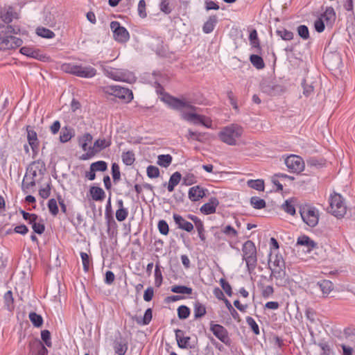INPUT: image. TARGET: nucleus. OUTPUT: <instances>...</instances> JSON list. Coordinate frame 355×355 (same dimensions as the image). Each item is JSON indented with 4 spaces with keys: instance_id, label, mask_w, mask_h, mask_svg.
I'll list each match as a JSON object with an SVG mask.
<instances>
[{
    "instance_id": "f257e3e1",
    "label": "nucleus",
    "mask_w": 355,
    "mask_h": 355,
    "mask_svg": "<svg viewBox=\"0 0 355 355\" xmlns=\"http://www.w3.org/2000/svg\"><path fill=\"white\" fill-rule=\"evenodd\" d=\"M158 97L163 103L170 108L181 110V117L184 120L193 124L201 123L206 127L209 125L204 121V117L195 112L196 107L190 101L184 98H178L172 96L165 90H157Z\"/></svg>"
},
{
    "instance_id": "f03ea898",
    "label": "nucleus",
    "mask_w": 355,
    "mask_h": 355,
    "mask_svg": "<svg viewBox=\"0 0 355 355\" xmlns=\"http://www.w3.org/2000/svg\"><path fill=\"white\" fill-rule=\"evenodd\" d=\"M19 31L11 25L0 24V51L13 49L22 44V40L13 35Z\"/></svg>"
},
{
    "instance_id": "7ed1b4c3",
    "label": "nucleus",
    "mask_w": 355,
    "mask_h": 355,
    "mask_svg": "<svg viewBox=\"0 0 355 355\" xmlns=\"http://www.w3.org/2000/svg\"><path fill=\"white\" fill-rule=\"evenodd\" d=\"M243 259L249 271L253 270L257 263V248L252 241H245L242 247Z\"/></svg>"
},
{
    "instance_id": "20e7f679",
    "label": "nucleus",
    "mask_w": 355,
    "mask_h": 355,
    "mask_svg": "<svg viewBox=\"0 0 355 355\" xmlns=\"http://www.w3.org/2000/svg\"><path fill=\"white\" fill-rule=\"evenodd\" d=\"M243 128L238 125L232 124L223 129L219 134V137L224 143L228 145H235L236 141L243 134Z\"/></svg>"
},
{
    "instance_id": "39448f33",
    "label": "nucleus",
    "mask_w": 355,
    "mask_h": 355,
    "mask_svg": "<svg viewBox=\"0 0 355 355\" xmlns=\"http://www.w3.org/2000/svg\"><path fill=\"white\" fill-rule=\"evenodd\" d=\"M105 74L117 81L125 82L128 83H133L136 80V78L133 73L123 69H116L111 67L104 68Z\"/></svg>"
},
{
    "instance_id": "423d86ee",
    "label": "nucleus",
    "mask_w": 355,
    "mask_h": 355,
    "mask_svg": "<svg viewBox=\"0 0 355 355\" xmlns=\"http://www.w3.org/2000/svg\"><path fill=\"white\" fill-rule=\"evenodd\" d=\"M330 212L337 218H342L347 212V207L343 196L338 193L331 194L329 198Z\"/></svg>"
},
{
    "instance_id": "0eeeda50",
    "label": "nucleus",
    "mask_w": 355,
    "mask_h": 355,
    "mask_svg": "<svg viewBox=\"0 0 355 355\" xmlns=\"http://www.w3.org/2000/svg\"><path fill=\"white\" fill-rule=\"evenodd\" d=\"M300 215L303 221L309 227H313L318 225L320 214L315 207L304 205L300 208Z\"/></svg>"
},
{
    "instance_id": "6e6552de",
    "label": "nucleus",
    "mask_w": 355,
    "mask_h": 355,
    "mask_svg": "<svg viewBox=\"0 0 355 355\" xmlns=\"http://www.w3.org/2000/svg\"><path fill=\"white\" fill-rule=\"evenodd\" d=\"M285 164L291 172L300 173L304 168V162L302 157L291 155L285 159Z\"/></svg>"
},
{
    "instance_id": "1a4fd4ad",
    "label": "nucleus",
    "mask_w": 355,
    "mask_h": 355,
    "mask_svg": "<svg viewBox=\"0 0 355 355\" xmlns=\"http://www.w3.org/2000/svg\"><path fill=\"white\" fill-rule=\"evenodd\" d=\"M110 28L114 33V37L120 42H125L129 39V33L128 31L121 26L118 21H112Z\"/></svg>"
},
{
    "instance_id": "9d476101",
    "label": "nucleus",
    "mask_w": 355,
    "mask_h": 355,
    "mask_svg": "<svg viewBox=\"0 0 355 355\" xmlns=\"http://www.w3.org/2000/svg\"><path fill=\"white\" fill-rule=\"evenodd\" d=\"M296 245L304 252L309 253L315 247V243L309 236L303 235L298 237Z\"/></svg>"
},
{
    "instance_id": "9b49d317",
    "label": "nucleus",
    "mask_w": 355,
    "mask_h": 355,
    "mask_svg": "<svg viewBox=\"0 0 355 355\" xmlns=\"http://www.w3.org/2000/svg\"><path fill=\"white\" fill-rule=\"evenodd\" d=\"M210 330L213 334L221 342L226 343L229 340L227 331L222 325L213 324L211 322Z\"/></svg>"
},
{
    "instance_id": "f8f14e48",
    "label": "nucleus",
    "mask_w": 355,
    "mask_h": 355,
    "mask_svg": "<svg viewBox=\"0 0 355 355\" xmlns=\"http://www.w3.org/2000/svg\"><path fill=\"white\" fill-rule=\"evenodd\" d=\"M270 269L271 270V275L270 277L272 278H275L276 280V284L277 286H282L284 284L286 283V270L285 267L284 268H279V267H275V266H269Z\"/></svg>"
},
{
    "instance_id": "ddd939ff",
    "label": "nucleus",
    "mask_w": 355,
    "mask_h": 355,
    "mask_svg": "<svg viewBox=\"0 0 355 355\" xmlns=\"http://www.w3.org/2000/svg\"><path fill=\"white\" fill-rule=\"evenodd\" d=\"M110 144L111 141L110 140L105 139H98L94 142L93 146L90 147L88 155L93 157L105 148L110 146Z\"/></svg>"
},
{
    "instance_id": "4468645a",
    "label": "nucleus",
    "mask_w": 355,
    "mask_h": 355,
    "mask_svg": "<svg viewBox=\"0 0 355 355\" xmlns=\"http://www.w3.org/2000/svg\"><path fill=\"white\" fill-rule=\"evenodd\" d=\"M109 95L113 96L125 103L130 102L133 98L132 90H110Z\"/></svg>"
},
{
    "instance_id": "2eb2a0df",
    "label": "nucleus",
    "mask_w": 355,
    "mask_h": 355,
    "mask_svg": "<svg viewBox=\"0 0 355 355\" xmlns=\"http://www.w3.org/2000/svg\"><path fill=\"white\" fill-rule=\"evenodd\" d=\"M219 202L216 198H211L207 203L204 204L200 209V211L205 214H211L216 212Z\"/></svg>"
},
{
    "instance_id": "dca6fc26",
    "label": "nucleus",
    "mask_w": 355,
    "mask_h": 355,
    "mask_svg": "<svg viewBox=\"0 0 355 355\" xmlns=\"http://www.w3.org/2000/svg\"><path fill=\"white\" fill-rule=\"evenodd\" d=\"M173 218L178 228L184 230L188 232H190L193 230V225L191 223L186 220L180 215L174 214Z\"/></svg>"
},
{
    "instance_id": "f3484780",
    "label": "nucleus",
    "mask_w": 355,
    "mask_h": 355,
    "mask_svg": "<svg viewBox=\"0 0 355 355\" xmlns=\"http://www.w3.org/2000/svg\"><path fill=\"white\" fill-rule=\"evenodd\" d=\"M175 332L178 347L182 349L188 348L189 346L190 337L185 336L184 331L180 329H176Z\"/></svg>"
},
{
    "instance_id": "a211bd4d",
    "label": "nucleus",
    "mask_w": 355,
    "mask_h": 355,
    "mask_svg": "<svg viewBox=\"0 0 355 355\" xmlns=\"http://www.w3.org/2000/svg\"><path fill=\"white\" fill-rule=\"evenodd\" d=\"M189 198L191 201H198L205 196V190L200 186L192 187L189 190Z\"/></svg>"
},
{
    "instance_id": "6ab92c4d",
    "label": "nucleus",
    "mask_w": 355,
    "mask_h": 355,
    "mask_svg": "<svg viewBox=\"0 0 355 355\" xmlns=\"http://www.w3.org/2000/svg\"><path fill=\"white\" fill-rule=\"evenodd\" d=\"M76 76L82 78H92L96 75V69L90 66L78 65Z\"/></svg>"
},
{
    "instance_id": "aec40b11",
    "label": "nucleus",
    "mask_w": 355,
    "mask_h": 355,
    "mask_svg": "<svg viewBox=\"0 0 355 355\" xmlns=\"http://www.w3.org/2000/svg\"><path fill=\"white\" fill-rule=\"evenodd\" d=\"M20 52L28 57L42 60L45 56L42 55L39 50L28 46H24L20 49Z\"/></svg>"
},
{
    "instance_id": "412c9836",
    "label": "nucleus",
    "mask_w": 355,
    "mask_h": 355,
    "mask_svg": "<svg viewBox=\"0 0 355 355\" xmlns=\"http://www.w3.org/2000/svg\"><path fill=\"white\" fill-rule=\"evenodd\" d=\"M118 209L116 211V218L118 221L122 222L126 219L128 215V210L124 207L123 201L119 199L116 202Z\"/></svg>"
},
{
    "instance_id": "4be33fe9",
    "label": "nucleus",
    "mask_w": 355,
    "mask_h": 355,
    "mask_svg": "<svg viewBox=\"0 0 355 355\" xmlns=\"http://www.w3.org/2000/svg\"><path fill=\"white\" fill-rule=\"evenodd\" d=\"M90 195L95 201H102L105 196V191L101 187H92L89 189Z\"/></svg>"
},
{
    "instance_id": "5701e85b",
    "label": "nucleus",
    "mask_w": 355,
    "mask_h": 355,
    "mask_svg": "<svg viewBox=\"0 0 355 355\" xmlns=\"http://www.w3.org/2000/svg\"><path fill=\"white\" fill-rule=\"evenodd\" d=\"M217 21L218 19L216 15L210 16L203 25V32L207 34L211 33L214 31Z\"/></svg>"
},
{
    "instance_id": "b1692460",
    "label": "nucleus",
    "mask_w": 355,
    "mask_h": 355,
    "mask_svg": "<svg viewBox=\"0 0 355 355\" xmlns=\"http://www.w3.org/2000/svg\"><path fill=\"white\" fill-rule=\"evenodd\" d=\"M316 286L321 290L324 295H329L334 288L332 282L325 279L318 282L316 284Z\"/></svg>"
},
{
    "instance_id": "393cba45",
    "label": "nucleus",
    "mask_w": 355,
    "mask_h": 355,
    "mask_svg": "<svg viewBox=\"0 0 355 355\" xmlns=\"http://www.w3.org/2000/svg\"><path fill=\"white\" fill-rule=\"evenodd\" d=\"M27 139L31 148L35 150L38 146L37 134L33 130L28 128H27Z\"/></svg>"
},
{
    "instance_id": "a878e982",
    "label": "nucleus",
    "mask_w": 355,
    "mask_h": 355,
    "mask_svg": "<svg viewBox=\"0 0 355 355\" xmlns=\"http://www.w3.org/2000/svg\"><path fill=\"white\" fill-rule=\"evenodd\" d=\"M182 175L179 172H175L170 178L168 184V191L172 192L175 186H177L180 180Z\"/></svg>"
},
{
    "instance_id": "bb28decb",
    "label": "nucleus",
    "mask_w": 355,
    "mask_h": 355,
    "mask_svg": "<svg viewBox=\"0 0 355 355\" xmlns=\"http://www.w3.org/2000/svg\"><path fill=\"white\" fill-rule=\"evenodd\" d=\"M73 130L71 128L64 127L62 129L60 135V141L62 143L69 141L73 136Z\"/></svg>"
},
{
    "instance_id": "cd10ccee",
    "label": "nucleus",
    "mask_w": 355,
    "mask_h": 355,
    "mask_svg": "<svg viewBox=\"0 0 355 355\" xmlns=\"http://www.w3.org/2000/svg\"><path fill=\"white\" fill-rule=\"evenodd\" d=\"M194 317L199 318L204 316L206 313L205 306L199 302H196L193 308Z\"/></svg>"
},
{
    "instance_id": "c85d7f7f",
    "label": "nucleus",
    "mask_w": 355,
    "mask_h": 355,
    "mask_svg": "<svg viewBox=\"0 0 355 355\" xmlns=\"http://www.w3.org/2000/svg\"><path fill=\"white\" fill-rule=\"evenodd\" d=\"M269 266L276 267H285V262L283 257L281 255L275 254V257H271L270 259Z\"/></svg>"
},
{
    "instance_id": "c756f323",
    "label": "nucleus",
    "mask_w": 355,
    "mask_h": 355,
    "mask_svg": "<svg viewBox=\"0 0 355 355\" xmlns=\"http://www.w3.org/2000/svg\"><path fill=\"white\" fill-rule=\"evenodd\" d=\"M172 162V157L167 154V155H160L157 157V164L160 166L167 168Z\"/></svg>"
},
{
    "instance_id": "7c9ffc66",
    "label": "nucleus",
    "mask_w": 355,
    "mask_h": 355,
    "mask_svg": "<svg viewBox=\"0 0 355 355\" xmlns=\"http://www.w3.org/2000/svg\"><path fill=\"white\" fill-rule=\"evenodd\" d=\"M247 184L249 187L257 191H263L264 189V182L262 180H250L247 182Z\"/></svg>"
},
{
    "instance_id": "2f4dec72",
    "label": "nucleus",
    "mask_w": 355,
    "mask_h": 355,
    "mask_svg": "<svg viewBox=\"0 0 355 355\" xmlns=\"http://www.w3.org/2000/svg\"><path fill=\"white\" fill-rule=\"evenodd\" d=\"M250 60L252 65L258 69H263L265 66L262 58L258 55H251Z\"/></svg>"
},
{
    "instance_id": "473e14b6",
    "label": "nucleus",
    "mask_w": 355,
    "mask_h": 355,
    "mask_svg": "<svg viewBox=\"0 0 355 355\" xmlns=\"http://www.w3.org/2000/svg\"><path fill=\"white\" fill-rule=\"evenodd\" d=\"M171 291L175 293L190 295L192 293V288L185 286H173Z\"/></svg>"
},
{
    "instance_id": "72a5a7b5",
    "label": "nucleus",
    "mask_w": 355,
    "mask_h": 355,
    "mask_svg": "<svg viewBox=\"0 0 355 355\" xmlns=\"http://www.w3.org/2000/svg\"><path fill=\"white\" fill-rule=\"evenodd\" d=\"M276 34L284 40H291L293 38V33L284 28L277 30Z\"/></svg>"
},
{
    "instance_id": "f704fd0d",
    "label": "nucleus",
    "mask_w": 355,
    "mask_h": 355,
    "mask_svg": "<svg viewBox=\"0 0 355 355\" xmlns=\"http://www.w3.org/2000/svg\"><path fill=\"white\" fill-rule=\"evenodd\" d=\"M29 319L33 324L36 327H39L42 324L43 319L42 316L35 312H31L29 313Z\"/></svg>"
},
{
    "instance_id": "c9c22d12",
    "label": "nucleus",
    "mask_w": 355,
    "mask_h": 355,
    "mask_svg": "<svg viewBox=\"0 0 355 355\" xmlns=\"http://www.w3.org/2000/svg\"><path fill=\"white\" fill-rule=\"evenodd\" d=\"M36 33L39 36L44 38H53L55 36V34L53 31L43 27L37 28Z\"/></svg>"
},
{
    "instance_id": "e433bc0d",
    "label": "nucleus",
    "mask_w": 355,
    "mask_h": 355,
    "mask_svg": "<svg viewBox=\"0 0 355 355\" xmlns=\"http://www.w3.org/2000/svg\"><path fill=\"white\" fill-rule=\"evenodd\" d=\"M122 160L125 165L130 166L135 162V154L132 151L123 153Z\"/></svg>"
},
{
    "instance_id": "4c0bfd02",
    "label": "nucleus",
    "mask_w": 355,
    "mask_h": 355,
    "mask_svg": "<svg viewBox=\"0 0 355 355\" xmlns=\"http://www.w3.org/2000/svg\"><path fill=\"white\" fill-rule=\"evenodd\" d=\"M77 69H78V65L72 63H64L61 66V69L64 72L73 75L76 74Z\"/></svg>"
},
{
    "instance_id": "58836bf2",
    "label": "nucleus",
    "mask_w": 355,
    "mask_h": 355,
    "mask_svg": "<svg viewBox=\"0 0 355 355\" xmlns=\"http://www.w3.org/2000/svg\"><path fill=\"white\" fill-rule=\"evenodd\" d=\"M107 163L104 161H98L90 165V169L95 171H105L107 169Z\"/></svg>"
},
{
    "instance_id": "ea45409f",
    "label": "nucleus",
    "mask_w": 355,
    "mask_h": 355,
    "mask_svg": "<svg viewBox=\"0 0 355 355\" xmlns=\"http://www.w3.org/2000/svg\"><path fill=\"white\" fill-rule=\"evenodd\" d=\"M2 21L6 24L7 25H9L14 17V12H12V9H8L4 12H2L0 16Z\"/></svg>"
},
{
    "instance_id": "a19ab883",
    "label": "nucleus",
    "mask_w": 355,
    "mask_h": 355,
    "mask_svg": "<svg viewBox=\"0 0 355 355\" xmlns=\"http://www.w3.org/2000/svg\"><path fill=\"white\" fill-rule=\"evenodd\" d=\"M250 203L255 209H262L266 206L265 200L259 197H252L250 199Z\"/></svg>"
},
{
    "instance_id": "79ce46f5",
    "label": "nucleus",
    "mask_w": 355,
    "mask_h": 355,
    "mask_svg": "<svg viewBox=\"0 0 355 355\" xmlns=\"http://www.w3.org/2000/svg\"><path fill=\"white\" fill-rule=\"evenodd\" d=\"M282 207L283 210L285 211L286 213L291 215H294L295 214V208L294 207V205L293 204L292 200H286Z\"/></svg>"
},
{
    "instance_id": "37998d69",
    "label": "nucleus",
    "mask_w": 355,
    "mask_h": 355,
    "mask_svg": "<svg viewBox=\"0 0 355 355\" xmlns=\"http://www.w3.org/2000/svg\"><path fill=\"white\" fill-rule=\"evenodd\" d=\"M3 298H4L5 304L6 306L7 309L8 310H11L12 309H13L14 300H13L12 291H7L5 293Z\"/></svg>"
},
{
    "instance_id": "c03bdc74",
    "label": "nucleus",
    "mask_w": 355,
    "mask_h": 355,
    "mask_svg": "<svg viewBox=\"0 0 355 355\" xmlns=\"http://www.w3.org/2000/svg\"><path fill=\"white\" fill-rule=\"evenodd\" d=\"M190 314V309L184 305H182L178 309V315L180 319H187Z\"/></svg>"
},
{
    "instance_id": "a18cd8bd",
    "label": "nucleus",
    "mask_w": 355,
    "mask_h": 355,
    "mask_svg": "<svg viewBox=\"0 0 355 355\" xmlns=\"http://www.w3.org/2000/svg\"><path fill=\"white\" fill-rule=\"evenodd\" d=\"M335 16L336 14L334 10L329 7L327 8L326 10L322 16V19H324L327 21H331L335 19Z\"/></svg>"
},
{
    "instance_id": "49530a36",
    "label": "nucleus",
    "mask_w": 355,
    "mask_h": 355,
    "mask_svg": "<svg viewBox=\"0 0 355 355\" xmlns=\"http://www.w3.org/2000/svg\"><path fill=\"white\" fill-rule=\"evenodd\" d=\"M147 175L150 178H156L159 175V170L155 166H149L146 170Z\"/></svg>"
},
{
    "instance_id": "de8ad7c7",
    "label": "nucleus",
    "mask_w": 355,
    "mask_h": 355,
    "mask_svg": "<svg viewBox=\"0 0 355 355\" xmlns=\"http://www.w3.org/2000/svg\"><path fill=\"white\" fill-rule=\"evenodd\" d=\"M80 257L83 262V269L85 272H87L90 266V259L89 255L86 252H81Z\"/></svg>"
},
{
    "instance_id": "09e8293b",
    "label": "nucleus",
    "mask_w": 355,
    "mask_h": 355,
    "mask_svg": "<svg viewBox=\"0 0 355 355\" xmlns=\"http://www.w3.org/2000/svg\"><path fill=\"white\" fill-rule=\"evenodd\" d=\"M297 33L303 40H307L309 37V29L305 25L297 27Z\"/></svg>"
},
{
    "instance_id": "8fccbe9b",
    "label": "nucleus",
    "mask_w": 355,
    "mask_h": 355,
    "mask_svg": "<svg viewBox=\"0 0 355 355\" xmlns=\"http://www.w3.org/2000/svg\"><path fill=\"white\" fill-rule=\"evenodd\" d=\"M157 227H158V230H159L160 234H162L163 235H167L168 234V231H169L168 225L167 224V223L165 220H159L158 222Z\"/></svg>"
},
{
    "instance_id": "3c124183",
    "label": "nucleus",
    "mask_w": 355,
    "mask_h": 355,
    "mask_svg": "<svg viewBox=\"0 0 355 355\" xmlns=\"http://www.w3.org/2000/svg\"><path fill=\"white\" fill-rule=\"evenodd\" d=\"M48 207L49 211L53 215L55 216L58 213V207L57 204V201L55 199H51L48 202Z\"/></svg>"
},
{
    "instance_id": "603ef678",
    "label": "nucleus",
    "mask_w": 355,
    "mask_h": 355,
    "mask_svg": "<svg viewBox=\"0 0 355 355\" xmlns=\"http://www.w3.org/2000/svg\"><path fill=\"white\" fill-rule=\"evenodd\" d=\"M223 233L225 234L227 236H229L230 237H236L238 236V233L236 230H234V227H232L231 225H227L225 226L223 230Z\"/></svg>"
},
{
    "instance_id": "864d4df0",
    "label": "nucleus",
    "mask_w": 355,
    "mask_h": 355,
    "mask_svg": "<svg viewBox=\"0 0 355 355\" xmlns=\"http://www.w3.org/2000/svg\"><path fill=\"white\" fill-rule=\"evenodd\" d=\"M112 174L114 182H116L120 180L121 174L119 166L116 163H114L112 166Z\"/></svg>"
},
{
    "instance_id": "5fc2aeb1",
    "label": "nucleus",
    "mask_w": 355,
    "mask_h": 355,
    "mask_svg": "<svg viewBox=\"0 0 355 355\" xmlns=\"http://www.w3.org/2000/svg\"><path fill=\"white\" fill-rule=\"evenodd\" d=\"M152 320V310L151 309H148L144 315V318L142 319V321H138V323L141 324L143 325H146L149 324V322Z\"/></svg>"
},
{
    "instance_id": "6e6d98bb",
    "label": "nucleus",
    "mask_w": 355,
    "mask_h": 355,
    "mask_svg": "<svg viewBox=\"0 0 355 355\" xmlns=\"http://www.w3.org/2000/svg\"><path fill=\"white\" fill-rule=\"evenodd\" d=\"M41 338L47 347H51V334L48 330H43L42 331Z\"/></svg>"
},
{
    "instance_id": "4d7b16f0",
    "label": "nucleus",
    "mask_w": 355,
    "mask_h": 355,
    "mask_svg": "<svg viewBox=\"0 0 355 355\" xmlns=\"http://www.w3.org/2000/svg\"><path fill=\"white\" fill-rule=\"evenodd\" d=\"M247 322H248V325L251 327L252 331L256 335L259 334V326H258V324H257V322H255V320L252 318L248 317L247 318Z\"/></svg>"
},
{
    "instance_id": "13d9d810",
    "label": "nucleus",
    "mask_w": 355,
    "mask_h": 355,
    "mask_svg": "<svg viewBox=\"0 0 355 355\" xmlns=\"http://www.w3.org/2000/svg\"><path fill=\"white\" fill-rule=\"evenodd\" d=\"M138 14L141 18H145L146 17V2L144 0H140L138 4Z\"/></svg>"
},
{
    "instance_id": "bf43d9fd",
    "label": "nucleus",
    "mask_w": 355,
    "mask_h": 355,
    "mask_svg": "<svg viewBox=\"0 0 355 355\" xmlns=\"http://www.w3.org/2000/svg\"><path fill=\"white\" fill-rule=\"evenodd\" d=\"M220 286L224 290V291L229 295H232V287L230 284L227 282L225 279H221L220 280Z\"/></svg>"
},
{
    "instance_id": "052dcab7",
    "label": "nucleus",
    "mask_w": 355,
    "mask_h": 355,
    "mask_svg": "<svg viewBox=\"0 0 355 355\" xmlns=\"http://www.w3.org/2000/svg\"><path fill=\"white\" fill-rule=\"evenodd\" d=\"M32 228L35 233L39 234H42L44 231V225L40 222V220H39L36 223H34Z\"/></svg>"
},
{
    "instance_id": "680f3d73",
    "label": "nucleus",
    "mask_w": 355,
    "mask_h": 355,
    "mask_svg": "<svg viewBox=\"0 0 355 355\" xmlns=\"http://www.w3.org/2000/svg\"><path fill=\"white\" fill-rule=\"evenodd\" d=\"M153 295H154L153 288L152 287H148L144 291V300L146 302H150L153 299Z\"/></svg>"
},
{
    "instance_id": "e2e57ef3",
    "label": "nucleus",
    "mask_w": 355,
    "mask_h": 355,
    "mask_svg": "<svg viewBox=\"0 0 355 355\" xmlns=\"http://www.w3.org/2000/svg\"><path fill=\"white\" fill-rule=\"evenodd\" d=\"M155 283L158 286L161 284L162 282V272L158 265H156L155 270Z\"/></svg>"
},
{
    "instance_id": "0e129e2a",
    "label": "nucleus",
    "mask_w": 355,
    "mask_h": 355,
    "mask_svg": "<svg viewBox=\"0 0 355 355\" xmlns=\"http://www.w3.org/2000/svg\"><path fill=\"white\" fill-rule=\"evenodd\" d=\"M196 182V178L195 176L193 174H187L184 178H183V184L189 186L193 184Z\"/></svg>"
},
{
    "instance_id": "69168bd1",
    "label": "nucleus",
    "mask_w": 355,
    "mask_h": 355,
    "mask_svg": "<svg viewBox=\"0 0 355 355\" xmlns=\"http://www.w3.org/2000/svg\"><path fill=\"white\" fill-rule=\"evenodd\" d=\"M115 352L118 355H124L127 350V347L121 343H118L114 347Z\"/></svg>"
},
{
    "instance_id": "338daca9",
    "label": "nucleus",
    "mask_w": 355,
    "mask_h": 355,
    "mask_svg": "<svg viewBox=\"0 0 355 355\" xmlns=\"http://www.w3.org/2000/svg\"><path fill=\"white\" fill-rule=\"evenodd\" d=\"M314 27L317 32L321 33L324 29V24L322 19H317L314 23Z\"/></svg>"
},
{
    "instance_id": "774afa93",
    "label": "nucleus",
    "mask_w": 355,
    "mask_h": 355,
    "mask_svg": "<svg viewBox=\"0 0 355 355\" xmlns=\"http://www.w3.org/2000/svg\"><path fill=\"white\" fill-rule=\"evenodd\" d=\"M114 278H115L114 274L112 271L108 270L105 272V284H112L114 281Z\"/></svg>"
}]
</instances>
